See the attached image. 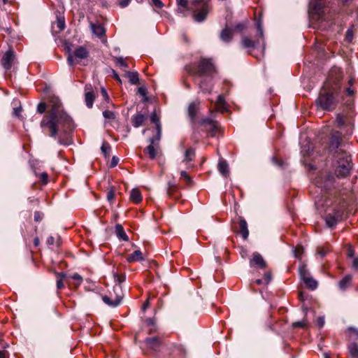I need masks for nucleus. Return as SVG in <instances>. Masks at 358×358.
Listing matches in <instances>:
<instances>
[{"mask_svg":"<svg viewBox=\"0 0 358 358\" xmlns=\"http://www.w3.org/2000/svg\"><path fill=\"white\" fill-rule=\"evenodd\" d=\"M342 77L341 69L335 67L331 70L315 101L317 108L323 110L333 111L338 104L344 100L345 96L350 99L354 95L355 91L351 87H341Z\"/></svg>","mask_w":358,"mask_h":358,"instance_id":"f257e3e1","label":"nucleus"},{"mask_svg":"<svg viewBox=\"0 0 358 358\" xmlns=\"http://www.w3.org/2000/svg\"><path fill=\"white\" fill-rule=\"evenodd\" d=\"M50 112L45 115L41 122L42 128L48 127L50 130V136L56 138L58 131L61 129L67 134L74 129V125L71 117L63 110L62 103L57 97H52L50 101Z\"/></svg>","mask_w":358,"mask_h":358,"instance_id":"f03ea898","label":"nucleus"},{"mask_svg":"<svg viewBox=\"0 0 358 358\" xmlns=\"http://www.w3.org/2000/svg\"><path fill=\"white\" fill-rule=\"evenodd\" d=\"M336 159L335 175L337 178H344L350 176L353 169L351 155L348 152H340L334 157Z\"/></svg>","mask_w":358,"mask_h":358,"instance_id":"7ed1b4c3","label":"nucleus"},{"mask_svg":"<svg viewBox=\"0 0 358 358\" xmlns=\"http://www.w3.org/2000/svg\"><path fill=\"white\" fill-rule=\"evenodd\" d=\"M257 28L259 34L257 39L252 40L248 36H243L241 40L242 47L245 49H247L248 53L255 57H257V55L252 52L254 50H259L261 53H263L264 50V39L263 29L262 26V20L260 17L257 21Z\"/></svg>","mask_w":358,"mask_h":358,"instance_id":"20e7f679","label":"nucleus"},{"mask_svg":"<svg viewBox=\"0 0 358 358\" xmlns=\"http://www.w3.org/2000/svg\"><path fill=\"white\" fill-rule=\"evenodd\" d=\"M347 207L348 204L343 200L335 201L325 217L327 225L332 228L334 227L338 222L343 220Z\"/></svg>","mask_w":358,"mask_h":358,"instance_id":"39448f33","label":"nucleus"},{"mask_svg":"<svg viewBox=\"0 0 358 358\" xmlns=\"http://www.w3.org/2000/svg\"><path fill=\"white\" fill-rule=\"evenodd\" d=\"M345 146L341 133L334 131L328 136L325 148L334 157L335 155L338 154L340 152H347Z\"/></svg>","mask_w":358,"mask_h":358,"instance_id":"423d86ee","label":"nucleus"},{"mask_svg":"<svg viewBox=\"0 0 358 358\" xmlns=\"http://www.w3.org/2000/svg\"><path fill=\"white\" fill-rule=\"evenodd\" d=\"M193 8L194 9V20L197 22L204 21L208 13L207 0H194Z\"/></svg>","mask_w":358,"mask_h":358,"instance_id":"0eeeda50","label":"nucleus"},{"mask_svg":"<svg viewBox=\"0 0 358 358\" xmlns=\"http://www.w3.org/2000/svg\"><path fill=\"white\" fill-rule=\"evenodd\" d=\"M215 71V66L212 60L209 59H201L196 70V74L201 78H211Z\"/></svg>","mask_w":358,"mask_h":358,"instance_id":"6e6552de","label":"nucleus"},{"mask_svg":"<svg viewBox=\"0 0 358 358\" xmlns=\"http://www.w3.org/2000/svg\"><path fill=\"white\" fill-rule=\"evenodd\" d=\"M68 52L67 63L71 66L78 63V60L86 59L90 55L86 47L83 45L77 47L73 52L69 48Z\"/></svg>","mask_w":358,"mask_h":358,"instance_id":"1a4fd4ad","label":"nucleus"},{"mask_svg":"<svg viewBox=\"0 0 358 358\" xmlns=\"http://www.w3.org/2000/svg\"><path fill=\"white\" fill-rule=\"evenodd\" d=\"M246 27L244 22L225 24V42H229L236 33L242 32Z\"/></svg>","mask_w":358,"mask_h":358,"instance_id":"9d476101","label":"nucleus"},{"mask_svg":"<svg viewBox=\"0 0 358 358\" xmlns=\"http://www.w3.org/2000/svg\"><path fill=\"white\" fill-rule=\"evenodd\" d=\"M334 176L329 173H322L318 176L315 180V183L316 186L321 189H328L334 182Z\"/></svg>","mask_w":358,"mask_h":358,"instance_id":"9b49d317","label":"nucleus"},{"mask_svg":"<svg viewBox=\"0 0 358 358\" xmlns=\"http://www.w3.org/2000/svg\"><path fill=\"white\" fill-rule=\"evenodd\" d=\"M324 0H310V8L318 16L321 21L327 20L325 16L326 8H324Z\"/></svg>","mask_w":358,"mask_h":358,"instance_id":"f8f14e48","label":"nucleus"},{"mask_svg":"<svg viewBox=\"0 0 358 358\" xmlns=\"http://www.w3.org/2000/svg\"><path fill=\"white\" fill-rule=\"evenodd\" d=\"M123 294L119 292H114V294L110 293V295H105L102 296L103 301L110 307L118 306L122 300Z\"/></svg>","mask_w":358,"mask_h":358,"instance_id":"ddd939ff","label":"nucleus"},{"mask_svg":"<svg viewBox=\"0 0 358 358\" xmlns=\"http://www.w3.org/2000/svg\"><path fill=\"white\" fill-rule=\"evenodd\" d=\"M236 231L239 234L244 240H246L249 235L248 224L242 217H238V223L234 226Z\"/></svg>","mask_w":358,"mask_h":358,"instance_id":"4468645a","label":"nucleus"},{"mask_svg":"<svg viewBox=\"0 0 358 358\" xmlns=\"http://www.w3.org/2000/svg\"><path fill=\"white\" fill-rule=\"evenodd\" d=\"M15 55L13 50H8L7 52H6L1 59V64L3 67L6 70L10 69L13 65V62L15 60Z\"/></svg>","mask_w":358,"mask_h":358,"instance_id":"2eb2a0df","label":"nucleus"},{"mask_svg":"<svg viewBox=\"0 0 358 358\" xmlns=\"http://www.w3.org/2000/svg\"><path fill=\"white\" fill-rule=\"evenodd\" d=\"M85 101L86 106L91 108L93 106V103L95 99V95L94 92L92 90V86L85 85Z\"/></svg>","mask_w":358,"mask_h":358,"instance_id":"dca6fc26","label":"nucleus"},{"mask_svg":"<svg viewBox=\"0 0 358 358\" xmlns=\"http://www.w3.org/2000/svg\"><path fill=\"white\" fill-rule=\"evenodd\" d=\"M257 266L258 267L261 268H264L266 267V262L264 260L263 257L258 253H255L253 255V257L252 260L250 261V266Z\"/></svg>","mask_w":358,"mask_h":358,"instance_id":"f3484780","label":"nucleus"},{"mask_svg":"<svg viewBox=\"0 0 358 358\" xmlns=\"http://www.w3.org/2000/svg\"><path fill=\"white\" fill-rule=\"evenodd\" d=\"M115 281L117 282L118 284H116L113 287V292H119L120 294H122L121 283L125 281L126 277L124 275H118L115 274L114 275Z\"/></svg>","mask_w":358,"mask_h":358,"instance_id":"a211bd4d","label":"nucleus"},{"mask_svg":"<svg viewBox=\"0 0 358 358\" xmlns=\"http://www.w3.org/2000/svg\"><path fill=\"white\" fill-rule=\"evenodd\" d=\"M143 260L142 252L139 250H135L133 253L129 254L127 257L128 262H135Z\"/></svg>","mask_w":358,"mask_h":358,"instance_id":"6ab92c4d","label":"nucleus"},{"mask_svg":"<svg viewBox=\"0 0 358 358\" xmlns=\"http://www.w3.org/2000/svg\"><path fill=\"white\" fill-rule=\"evenodd\" d=\"M115 232L118 238L121 241H128L129 237L126 234L123 227L121 224H117L115 226Z\"/></svg>","mask_w":358,"mask_h":358,"instance_id":"aec40b11","label":"nucleus"},{"mask_svg":"<svg viewBox=\"0 0 358 358\" xmlns=\"http://www.w3.org/2000/svg\"><path fill=\"white\" fill-rule=\"evenodd\" d=\"M130 199L135 203H139L142 201L141 192L138 189H133L130 193Z\"/></svg>","mask_w":358,"mask_h":358,"instance_id":"412c9836","label":"nucleus"},{"mask_svg":"<svg viewBox=\"0 0 358 358\" xmlns=\"http://www.w3.org/2000/svg\"><path fill=\"white\" fill-rule=\"evenodd\" d=\"M91 28L93 34L98 37H101L105 34V29L99 24H91Z\"/></svg>","mask_w":358,"mask_h":358,"instance_id":"4be33fe9","label":"nucleus"},{"mask_svg":"<svg viewBox=\"0 0 358 358\" xmlns=\"http://www.w3.org/2000/svg\"><path fill=\"white\" fill-rule=\"evenodd\" d=\"M215 110L220 114L224 113V95L220 94L217 96V101L215 103Z\"/></svg>","mask_w":358,"mask_h":358,"instance_id":"5701e85b","label":"nucleus"},{"mask_svg":"<svg viewBox=\"0 0 358 358\" xmlns=\"http://www.w3.org/2000/svg\"><path fill=\"white\" fill-rule=\"evenodd\" d=\"M145 120V116L143 114L138 113L132 117L131 122L134 127H139L141 126Z\"/></svg>","mask_w":358,"mask_h":358,"instance_id":"b1692460","label":"nucleus"},{"mask_svg":"<svg viewBox=\"0 0 358 358\" xmlns=\"http://www.w3.org/2000/svg\"><path fill=\"white\" fill-rule=\"evenodd\" d=\"M145 341L147 345L153 350H156L160 344L158 337L147 338Z\"/></svg>","mask_w":358,"mask_h":358,"instance_id":"393cba45","label":"nucleus"},{"mask_svg":"<svg viewBox=\"0 0 358 358\" xmlns=\"http://www.w3.org/2000/svg\"><path fill=\"white\" fill-rule=\"evenodd\" d=\"M199 87L204 93H209L211 91L212 85L210 80L203 79L200 80Z\"/></svg>","mask_w":358,"mask_h":358,"instance_id":"a878e982","label":"nucleus"},{"mask_svg":"<svg viewBox=\"0 0 358 358\" xmlns=\"http://www.w3.org/2000/svg\"><path fill=\"white\" fill-rule=\"evenodd\" d=\"M352 281V276L350 275H348L345 276L340 282H339V287L342 290H345L348 288Z\"/></svg>","mask_w":358,"mask_h":358,"instance_id":"bb28decb","label":"nucleus"},{"mask_svg":"<svg viewBox=\"0 0 358 358\" xmlns=\"http://www.w3.org/2000/svg\"><path fill=\"white\" fill-rule=\"evenodd\" d=\"M126 76L129 78V82L133 84L136 85L138 83V73L136 71H126Z\"/></svg>","mask_w":358,"mask_h":358,"instance_id":"cd10ccee","label":"nucleus"},{"mask_svg":"<svg viewBox=\"0 0 358 358\" xmlns=\"http://www.w3.org/2000/svg\"><path fill=\"white\" fill-rule=\"evenodd\" d=\"M162 135V128L161 125H157V129H156V134L150 138L149 141L152 144L157 145L159 141H160Z\"/></svg>","mask_w":358,"mask_h":358,"instance_id":"c85d7f7f","label":"nucleus"},{"mask_svg":"<svg viewBox=\"0 0 358 358\" xmlns=\"http://www.w3.org/2000/svg\"><path fill=\"white\" fill-rule=\"evenodd\" d=\"M348 350L352 358H358V344L352 343L348 345Z\"/></svg>","mask_w":358,"mask_h":358,"instance_id":"c756f323","label":"nucleus"},{"mask_svg":"<svg viewBox=\"0 0 358 358\" xmlns=\"http://www.w3.org/2000/svg\"><path fill=\"white\" fill-rule=\"evenodd\" d=\"M299 275L301 278L304 282L307 280L309 277H310V273H309L308 270L306 268V265H302L299 268Z\"/></svg>","mask_w":358,"mask_h":358,"instance_id":"7c9ffc66","label":"nucleus"},{"mask_svg":"<svg viewBox=\"0 0 358 358\" xmlns=\"http://www.w3.org/2000/svg\"><path fill=\"white\" fill-rule=\"evenodd\" d=\"M155 145H156L150 143V144L145 149V152L149 155L150 158L152 159H155L157 155V152L155 148Z\"/></svg>","mask_w":358,"mask_h":358,"instance_id":"2f4dec72","label":"nucleus"},{"mask_svg":"<svg viewBox=\"0 0 358 358\" xmlns=\"http://www.w3.org/2000/svg\"><path fill=\"white\" fill-rule=\"evenodd\" d=\"M195 156V152L192 148H188L185 152L183 162H189L193 160Z\"/></svg>","mask_w":358,"mask_h":358,"instance_id":"473e14b6","label":"nucleus"},{"mask_svg":"<svg viewBox=\"0 0 358 358\" xmlns=\"http://www.w3.org/2000/svg\"><path fill=\"white\" fill-rule=\"evenodd\" d=\"M66 278V274L64 273H57V288L58 289H61L64 287L63 283V280Z\"/></svg>","mask_w":358,"mask_h":358,"instance_id":"72a5a7b5","label":"nucleus"},{"mask_svg":"<svg viewBox=\"0 0 358 358\" xmlns=\"http://www.w3.org/2000/svg\"><path fill=\"white\" fill-rule=\"evenodd\" d=\"M306 285L310 289H315L317 287V282L312 278V276L307 278L306 280L304 281Z\"/></svg>","mask_w":358,"mask_h":358,"instance_id":"f704fd0d","label":"nucleus"},{"mask_svg":"<svg viewBox=\"0 0 358 358\" xmlns=\"http://www.w3.org/2000/svg\"><path fill=\"white\" fill-rule=\"evenodd\" d=\"M196 110H197V103L195 102H193L190 103L188 108V113L189 115L191 117L192 119H194L196 115Z\"/></svg>","mask_w":358,"mask_h":358,"instance_id":"c9c22d12","label":"nucleus"},{"mask_svg":"<svg viewBox=\"0 0 358 358\" xmlns=\"http://www.w3.org/2000/svg\"><path fill=\"white\" fill-rule=\"evenodd\" d=\"M115 188L114 187H110L108 191L107 192L106 198L108 201L112 204L113 203V201L115 196Z\"/></svg>","mask_w":358,"mask_h":358,"instance_id":"e433bc0d","label":"nucleus"},{"mask_svg":"<svg viewBox=\"0 0 358 358\" xmlns=\"http://www.w3.org/2000/svg\"><path fill=\"white\" fill-rule=\"evenodd\" d=\"M177 190V187L174 184L171 183L170 182L168 183V187L166 190V194L169 197H175V192Z\"/></svg>","mask_w":358,"mask_h":358,"instance_id":"4c0bfd02","label":"nucleus"},{"mask_svg":"<svg viewBox=\"0 0 358 358\" xmlns=\"http://www.w3.org/2000/svg\"><path fill=\"white\" fill-rule=\"evenodd\" d=\"M101 150L102 153L105 156V157H108L109 156L110 152V144L107 142H103L101 147Z\"/></svg>","mask_w":358,"mask_h":358,"instance_id":"58836bf2","label":"nucleus"},{"mask_svg":"<svg viewBox=\"0 0 358 358\" xmlns=\"http://www.w3.org/2000/svg\"><path fill=\"white\" fill-rule=\"evenodd\" d=\"M180 177L185 180L186 183L188 185H192L193 180L191 178V177L187 174V173L186 171H182L180 172Z\"/></svg>","mask_w":358,"mask_h":358,"instance_id":"ea45409f","label":"nucleus"},{"mask_svg":"<svg viewBox=\"0 0 358 358\" xmlns=\"http://www.w3.org/2000/svg\"><path fill=\"white\" fill-rule=\"evenodd\" d=\"M103 116L106 119L114 120L116 117V115L113 111L106 110L103 112Z\"/></svg>","mask_w":358,"mask_h":358,"instance_id":"a19ab883","label":"nucleus"},{"mask_svg":"<svg viewBox=\"0 0 358 358\" xmlns=\"http://www.w3.org/2000/svg\"><path fill=\"white\" fill-rule=\"evenodd\" d=\"M328 252V248L324 247H318L317 249V252L321 257H325Z\"/></svg>","mask_w":358,"mask_h":358,"instance_id":"79ce46f5","label":"nucleus"},{"mask_svg":"<svg viewBox=\"0 0 358 358\" xmlns=\"http://www.w3.org/2000/svg\"><path fill=\"white\" fill-rule=\"evenodd\" d=\"M336 122L338 127H342L345 124V117L342 114H338L336 116Z\"/></svg>","mask_w":358,"mask_h":358,"instance_id":"37998d69","label":"nucleus"},{"mask_svg":"<svg viewBox=\"0 0 358 358\" xmlns=\"http://www.w3.org/2000/svg\"><path fill=\"white\" fill-rule=\"evenodd\" d=\"M115 62L117 64H118L119 66H120L122 67L127 68V69L129 68L127 63L125 62V61L124 60V59L122 57H116Z\"/></svg>","mask_w":358,"mask_h":358,"instance_id":"c03bdc74","label":"nucleus"},{"mask_svg":"<svg viewBox=\"0 0 358 358\" xmlns=\"http://www.w3.org/2000/svg\"><path fill=\"white\" fill-rule=\"evenodd\" d=\"M294 256L297 258H300L301 255L303 252V248L302 246H297L295 248L294 250Z\"/></svg>","mask_w":358,"mask_h":358,"instance_id":"a18cd8bd","label":"nucleus"},{"mask_svg":"<svg viewBox=\"0 0 358 358\" xmlns=\"http://www.w3.org/2000/svg\"><path fill=\"white\" fill-rule=\"evenodd\" d=\"M46 110V104L45 103H39L37 106V111L38 113L42 114Z\"/></svg>","mask_w":358,"mask_h":358,"instance_id":"49530a36","label":"nucleus"},{"mask_svg":"<svg viewBox=\"0 0 358 358\" xmlns=\"http://www.w3.org/2000/svg\"><path fill=\"white\" fill-rule=\"evenodd\" d=\"M151 122L156 124V129H157V125H160L159 119L157 115L155 113L152 114L150 117Z\"/></svg>","mask_w":358,"mask_h":358,"instance_id":"de8ad7c7","label":"nucleus"},{"mask_svg":"<svg viewBox=\"0 0 358 358\" xmlns=\"http://www.w3.org/2000/svg\"><path fill=\"white\" fill-rule=\"evenodd\" d=\"M151 1L152 4L157 8H162L164 7V3L161 0H151Z\"/></svg>","mask_w":358,"mask_h":358,"instance_id":"09e8293b","label":"nucleus"},{"mask_svg":"<svg viewBox=\"0 0 358 358\" xmlns=\"http://www.w3.org/2000/svg\"><path fill=\"white\" fill-rule=\"evenodd\" d=\"M43 215L42 213L39 212V211H36L34 213V220L36 222H40L43 219Z\"/></svg>","mask_w":358,"mask_h":358,"instance_id":"8fccbe9b","label":"nucleus"},{"mask_svg":"<svg viewBox=\"0 0 358 358\" xmlns=\"http://www.w3.org/2000/svg\"><path fill=\"white\" fill-rule=\"evenodd\" d=\"M217 167H218V170L220 171V173L224 176V160L220 159L219 162H218V165H217Z\"/></svg>","mask_w":358,"mask_h":358,"instance_id":"3c124183","label":"nucleus"},{"mask_svg":"<svg viewBox=\"0 0 358 358\" xmlns=\"http://www.w3.org/2000/svg\"><path fill=\"white\" fill-rule=\"evenodd\" d=\"M40 179L42 180V182L44 183V184H46L48 182V173H42L41 175H40Z\"/></svg>","mask_w":358,"mask_h":358,"instance_id":"603ef678","label":"nucleus"},{"mask_svg":"<svg viewBox=\"0 0 358 358\" xmlns=\"http://www.w3.org/2000/svg\"><path fill=\"white\" fill-rule=\"evenodd\" d=\"M138 94H140L142 96H146V89L143 87H140L138 88Z\"/></svg>","mask_w":358,"mask_h":358,"instance_id":"864d4df0","label":"nucleus"},{"mask_svg":"<svg viewBox=\"0 0 358 358\" xmlns=\"http://www.w3.org/2000/svg\"><path fill=\"white\" fill-rule=\"evenodd\" d=\"M119 162V158L117 157H113L110 162V167L113 168L117 165Z\"/></svg>","mask_w":358,"mask_h":358,"instance_id":"5fc2aeb1","label":"nucleus"},{"mask_svg":"<svg viewBox=\"0 0 358 358\" xmlns=\"http://www.w3.org/2000/svg\"><path fill=\"white\" fill-rule=\"evenodd\" d=\"M355 255V251L352 246L349 245L347 249V256L348 257H352Z\"/></svg>","mask_w":358,"mask_h":358,"instance_id":"6e6d98bb","label":"nucleus"},{"mask_svg":"<svg viewBox=\"0 0 358 358\" xmlns=\"http://www.w3.org/2000/svg\"><path fill=\"white\" fill-rule=\"evenodd\" d=\"M21 111H22L21 106L16 107V108H14L13 114V115L19 117L20 116Z\"/></svg>","mask_w":358,"mask_h":358,"instance_id":"4d7b16f0","label":"nucleus"},{"mask_svg":"<svg viewBox=\"0 0 358 358\" xmlns=\"http://www.w3.org/2000/svg\"><path fill=\"white\" fill-rule=\"evenodd\" d=\"M211 127H212V132H213L212 135L214 136L217 130V128H218L217 122L213 121L212 124H211Z\"/></svg>","mask_w":358,"mask_h":358,"instance_id":"13d9d810","label":"nucleus"},{"mask_svg":"<svg viewBox=\"0 0 358 358\" xmlns=\"http://www.w3.org/2000/svg\"><path fill=\"white\" fill-rule=\"evenodd\" d=\"M101 95L103 96V99L106 101H108L109 100V96L108 95V93L106 90L105 88L102 87L101 88Z\"/></svg>","mask_w":358,"mask_h":358,"instance_id":"bf43d9fd","label":"nucleus"},{"mask_svg":"<svg viewBox=\"0 0 358 358\" xmlns=\"http://www.w3.org/2000/svg\"><path fill=\"white\" fill-rule=\"evenodd\" d=\"M214 278L217 282H220L222 280V273H220L217 270H216V271H215Z\"/></svg>","mask_w":358,"mask_h":358,"instance_id":"052dcab7","label":"nucleus"},{"mask_svg":"<svg viewBox=\"0 0 358 358\" xmlns=\"http://www.w3.org/2000/svg\"><path fill=\"white\" fill-rule=\"evenodd\" d=\"M131 0H122L120 2V6L121 8H125L130 3Z\"/></svg>","mask_w":358,"mask_h":358,"instance_id":"680f3d73","label":"nucleus"},{"mask_svg":"<svg viewBox=\"0 0 358 358\" xmlns=\"http://www.w3.org/2000/svg\"><path fill=\"white\" fill-rule=\"evenodd\" d=\"M304 326L305 324L303 322H296L292 324V327L294 328L303 327Z\"/></svg>","mask_w":358,"mask_h":358,"instance_id":"e2e57ef3","label":"nucleus"},{"mask_svg":"<svg viewBox=\"0 0 358 358\" xmlns=\"http://www.w3.org/2000/svg\"><path fill=\"white\" fill-rule=\"evenodd\" d=\"M177 3L178 6H180L183 8H186L187 6V0H177Z\"/></svg>","mask_w":358,"mask_h":358,"instance_id":"0e129e2a","label":"nucleus"},{"mask_svg":"<svg viewBox=\"0 0 358 358\" xmlns=\"http://www.w3.org/2000/svg\"><path fill=\"white\" fill-rule=\"evenodd\" d=\"M72 278L76 280H78V284L80 285L83 280V278L78 273H75Z\"/></svg>","mask_w":358,"mask_h":358,"instance_id":"69168bd1","label":"nucleus"},{"mask_svg":"<svg viewBox=\"0 0 358 358\" xmlns=\"http://www.w3.org/2000/svg\"><path fill=\"white\" fill-rule=\"evenodd\" d=\"M352 268L355 270H358V257L354 259L352 262Z\"/></svg>","mask_w":358,"mask_h":358,"instance_id":"338daca9","label":"nucleus"},{"mask_svg":"<svg viewBox=\"0 0 358 358\" xmlns=\"http://www.w3.org/2000/svg\"><path fill=\"white\" fill-rule=\"evenodd\" d=\"M348 331L349 333H350V334H351V333L355 334L358 337V330H357V329H355V328H354V327H349V328L348 329Z\"/></svg>","mask_w":358,"mask_h":358,"instance_id":"774afa93","label":"nucleus"}]
</instances>
